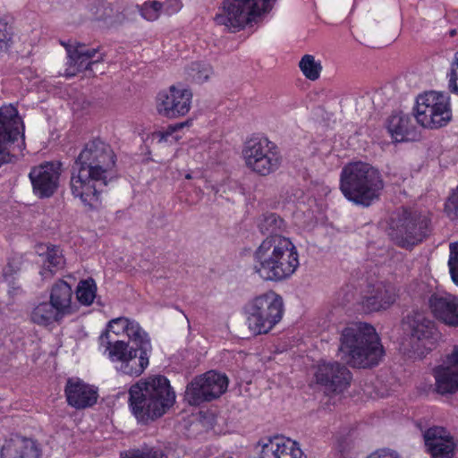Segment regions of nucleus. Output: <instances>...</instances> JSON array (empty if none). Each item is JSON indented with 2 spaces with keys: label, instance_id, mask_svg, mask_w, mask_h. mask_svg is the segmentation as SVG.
<instances>
[{
  "label": "nucleus",
  "instance_id": "obj_3",
  "mask_svg": "<svg viewBox=\"0 0 458 458\" xmlns=\"http://www.w3.org/2000/svg\"><path fill=\"white\" fill-rule=\"evenodd\" d=\"M338 351L341 359L353 368L377 366L384 356L376 329L362 322L352 323L342 331Z\"/></svg>",
  "mask_w": 458,
  "mask_h": 458
},
{
  "label": "nucleus",
  "instance_id": "obj_28",
  "mask_svg": "<svg viewBox=\"0 0 458 458\" xmlns=\"http://www.w3.org/2000/svg\"><path fill=\"white\" fill-rule=\"evenodd\" d=\"M72 286L64 280L55 283L50 291V302L65 317L73 313Z\"/></svg>",
  "mask_w": 458,
  "mask_h": 458
},
{
  "label": "nucleus",
  "instance_id": "obj_30",
  "mask_svg": "<svg viewBox=\"0 0 458 458\" xmlns=\"http://www.w3.org/2000/svg\"><path fill=\"white\" fill-rule=\"evenodd\" d=\"M64 317L50 301L38 304L31 311V321L38 326L47 327L54 322H59Z\"/></svg>",
  "mask_w": 458,
  "mask_h": 458
},
{
  "label": "nucleus",
  "instance_id": "obj_31",
  "mask_svg": "<svg viewBox=\"0 0 458 458\" xmlns=\"http://www.w3.org/2000/svg\"><path fill=\"white\" fill-rule=\"evenodd\" d=\"M75 293L76 298L81 304L89 306L96 298L97 284L95 280L88 278L80 281Z\"/></svg>",
  "mask_w": 458,
  "mask_h": 458
},
{
  "label": "nucleus",
  "instance_id": "obj_11",
  "mask_svg": "<svg viewBox=\"0 0 458 458\" xmlns=\"http://www.w3.org/2000/svg\"><path fill=\"white\" fill-rule=\"evenodd\" d=\"M430 219L421 212L403 209L392 218L389 235L400 247L411 248L429 232Z\"/></svg>",
  "mask_w": 458,
  "mask_h": 458
},
{
  "label": "nucleus",
  "instance_id": "obj_24",
  "mask_svg": "<svg viewBox=\"0 0 458 458\" xmlns=\"http://www.w3.org/2000/svg\"><path fill=\"white\" fill-rule=\"evenodd\" d=\"M68 404L76 409H85L96 403L97 391L79 378H69L65 386Z\"/></svg>",
  "mask_w": 458,
  "mask_h": 458
},
{
  "label": "nucleus",
  "instance_id": "obj_20",
  "mask_svg": "<svg viewBox=\"0 0 458 458\" xmlns=\"http://www.w3.org/2000/svg\"><path fill=\"white\" fill-rule=\"evenodd\" d=\"M33 191L39 198H48L58 187L60 165L46 163L33 167L29 174Z\"/></svg>",
  "mask_w": 458,
  "mask_h": 458
},
{
  "label": "nucleus",
  "instance_id": "obj_4",
  "mask_svg": "<svg viewBox=\"0 0 458 458\" xmlns=\"http://www.w3.org/2000/svg\"><path fill=\"white\" fill-rule=\"evenodd\" d=\"M129 403L139 421L154 420L165 413L175 400L169 380L164 376H152L132 385Z\"/></svg>",
  "mask_w": 458,
  "mask_h": 458
},
{
  "label": "nucleus",
  "instance_id": "obj_16",
  "mask_svg": "<svg viewBox=\"0 0 458 458\" xmlns=\"http://www.w3.org/2000/svg\"><path fill=\"white\" fill-rule=\"evenodd\" d=\"M68 62L67 67L64 72L66 77L75 76L78 72L91 69L94 64L103 61V54L98 52V48H87L84 44L67 43L64 44Z\"/></svg>",
  "mask_w": 458,
  "mask_h": 458
},
{
  "label": "nucleus",
  "instance_id": "obj_38",
  "mask_svg": "<svg viewBox=\"0 0 458 458\" xmlns=\"http://www.w3.org/2000/svg\"><path fill=\"white\" fill-rule=\"evenodd\" d=\"M21 270V260L20 259L13 258L9 259L7 265L3 268V277L8 284L13 283L15 276Z\"/></svg>",
  "mask_w": 458,
  "mask_h": 458
},
{
  "label": "nucleus",
  "instance_id": "obj_41",
  "mask_svg": "<svg viewBox=\"0 0 458 458\" xmlns=\"http://www.w3.org/2000/svg\"><path fill=\"white\" fill-rule=\"evenodd\" d=\"M190 121L182 122L175 123L174 125H169L165 131L158 132L159 141H167L169 137L173 135L178 130L183 128L184 126H188L190 124Z\"/></svg>",
  "mask_w": 458,
  "mask_h": 458
},
{
  "label": "nucleus",
  "instance_id": "obj_12",
  "mask_svg": "<svg viewBox=\"0 0 458 458\" xmlns=\"http://www.w3.org/2000/svg\"><path fill=\"white\" fill-rule=\"evenodd\" d=\"M414 117L425 128L445 126L452 118L449 98L442 92L428 91L416 100Z\"/></svg>",
  "mask_w": 458,
  "mask_h": 458
},
{
  "label": "nucleus",
  "instance_id": "obj_33",
  "mask_svg": "<svg viewBox=\"0 0 458 458\" xmlns=\"http://www.w3.org/2000/svg\"><path fill=\"white\" fill-rule=\"evenodd\" d=\"M64 265V258L62 250L56 246L47 247L44 259V270L51 274L55 269H59Z\"/></svg>",
  "mask_w": 458,
  "mask_h": 458
},
{
  "label": "nucleus",
  "instance_id": "obj_40",
  "mask_svg": "<svg viewBox=\"0 0 458 458\" xmlns=\"http://www.w3.org/2000/svg\"><path fill=\"white\" fill-rule=\"evenodd\" d=\"M445 211L452 220L458 217V196L455 193L448 198L445 205Z\"/></svg>",
  "mask_w": 458,
  "mask_h": 458
},
{
  "label": "nucleus",
  "instance_id": "obj_27",
  "mask_svg": "<svg viewBox=\"0 0 458 458\" xmlns=\"http://www.w3.org/2000/svg\"><path fill=\"white\" fill-rule=\"evenodd\" d=\"M387 130L396 141L413 140L417 137L416 126L410 114L403 112L393 114L387 121Z\"/></svg>",
  "mask_w": 458,
  "mask_h": 458
},
{
  "label": "nucleus",
  "instance_id": "obj_46",
  "mask_svg": "<svg viewBox=\"0 0 458 458\" xmlns=\"http://www.w3.org/2000/svg\"><path fill=\"white\" fill-rule=\"evenodd\" d=\"M186 178H187V179H191V176L190 174H187V175H186Z\"/></svg>",
  "mask_w": 458,
  "mask_h": 458
},
{
  "label": "nucleus",
  "instance_id": "obj_14",
  "mask_svg": "<svg viewBox=\"0 0 458 458\" xmlns=\"http://www.w3.org/2000/svg\"><path fill=\"white\" fill-rule=\"evenodd\" d=\"M23 124L17 109L13 106H4L0 108V166L12 162L9 147L21 135L24 137Z\"/></svg>",
  "mask_w": 458,
  "mask_h": 458
},
{
  "label": "nucleus",
  "instance_id": "obj_22",
  "mask_svg": "<svg viewBox=\"0 0 458 458\" xmlns=\"http://www.w3.org/2000/svg\"><path fill=\"white\" fill-rule=\"evenodd\" d=\"M434 317L447 326H458V302L456 296L446 292L434 293L428 299Z\"/></svg>",
  "mask_w": 458,
  "mask_h": 458
},
{
  "label": "nucleus",
  "instance_id": "obj_8",
  "mask_svg": "<svg viewBox=\"0 0 458 458\" xmlns=\"http://www.w3.org/2000/svg\"><path fill=\"white\" fill-rule=\"evenodd\" d=\"M244 312L246 324L253 335L267 334L282 319L283 299L273 291L267 292L250 300Z\"/></svg>",
  "mask_w": 458,
  "mask_h": 458
},
{
  "label": "nucleus",
  "instance_id": "obj_18",
  "mask_svg": "<svg viewBox=\"0 0 458 458\" xmlns=\"http://www.w3.org/2000/svg\"><path fill=\"white\" fill-rule=\"evenodd\" d=\"M121 333L126 334L131 342L147 335L139 323L134 320H130L123 317L114 318L109 321L106 331L99 336V343L105 349V353H109L110 348L116 342H124L117 338Z\"/></svg>",
  "mask_w": 458,
  "mask_h": 458
},
{
  "label": "nucleus",
  "instance_id": "obj_42",
  "mask_svg": "<svg viewBox=\"0 0 458 458\" xmlns=\"http://www.w3.org/2000/svg\"><path fill=\"white\" fill-rule=\"evenodd\" d=\"M455 66H458V52H456L454 55V59L452 62L451 71L449 73V89L453 92L458 91V86L456 83L457 77H456V68Z\"/></svg>",
  "mask_w": 458,
  "mask_h": 458
},
{
  "label": "nucleus",
  "instance_id": "obj_10",
  "mask_svg": "<svg viewBox=\"0 0 458 458\" xmlns=\"http://www.w3.org/2000/svg\"><path fill=\"white\" fill-rule=\"evenodd\" d=\"M242 157L246 167L260 176L275 173L282 164L278 147L267 137L248 140L242 148Z\"/></svg>",
  "mask_w": 458,
  "mask_h": 458
},
{
  "label": "nucleus",
  "instance_id": "obj_44",
  "mask_svg": "<svg viewBox=\"0 0 458 458\" xmlns=\"http://www.w3.org/2000/svg\"><path fill=\"white\" fill-rule=\"evenodd\" d=\"M11 287L10 293H18L21 292V286L15 282V279H13V283L8 284Z\"/></svg>",
  "mask_w": 458,
  "mask_h": 458
},
{
  "label": "nucleus",
  "instance_id": "obj_36",
  "mask_svg": "<svg viewBox=\"0 0 458 458\" xmlns=\"http://www.w3.org/2000/svg\"><path fill=\"white\" fill-rule=\"evenodd\" d=\"M140 15L148 21H157L162 13L161 2L157 0H148L140 6Z\"/></svg>",
  "mask_w": 458,
  "mask_h": 458
},
{
  "label": "nucleus",
  "instance_id": "obj_37",
  "mask_svg": "<svg viewBox=\"0 0 458 458\" xmlns=\"http://www.w3.org/2000/svg\"><path fill=\"white\" fill-rule=\"evenodd\" d=\"M448 267L453 282L458 285V242L450 243Z\"/></svg>",
  "mask_w": 458,
  "mask_h": 458
},
{
  "label": "nucleus",
  "instance_id": "obj_32",
  "mask_svg": "<svg viewBox=\"0 0 458 458\" xmlns=\"http://www.w3.org/2000/svg\"><path fill=\"white\" fill-rule=\"evenodd\" d=\"M212 73V67L204 62H192L186 68L188 79L196 83L207 81Z\"/></svg>",
  "mask_w": 458,
  "mask_h": 458
},
{
  "label": "nucleus",
  "instance_id": "obj_29",
  "mask_svg": "<svg viewBox=\"0 0 458 458\" xmlns=\"http://www.w3.org/2000/svg\"><path fill=\"white\" fill-rule=\"evenodd\" d=\"M89 11L95 20L102 21L109 25L122 23L125 19L119 8H116L112 3L103 0L92 3Z\"/></svg>",
  "mask_w": 458,
  "mask_h": 458
},
{
  "label": "nucleus",
  "instance_id": "obj_2",
  "mask_svg": "<svg viewBox=\"0 0 458 458\" xmlns=\"http://www.w3.org/2000/svg\"><path fill=\"white\" fill-rule=\"evenodd\" d=\"M115 164L111 147L97 139L88 142L72 165L71 189L82 203L95 208L106 185L107 173Z\"/></svg>",
  "mask_w": 458,
  "mask_h": 458
},
{
  "label": "nucleus",
  "instance_id": "obj_5",
  "mask_svg": "<svg viewBox=\"0 0 458 458\" xmlns=\"http://www.w3.org/2000/svg\"><path fill=\"white\" fill-rule=\"evenodd\" d=\"M384 181L380 172L363 162L345 165L340 176V190L355 205L368 208L380 199Z\"/></svg>",
  "mask_w": 458,
  "mask_h": 458
},
{
  "label": "nucleus",
  "instance_id": "obj_39",
  "mask_svg": "<svg viewBox=\"0 0 458 458\" xmlns=\"http://www.w3.org/2000/svg\"><path fill=\"white\" fill-rule=\"evenodd\" d=\"M161 5L162 13L171 16L179 13L182 8L183 4L182 0H165L164 2H161Z\"/></svg>",
  "mask_w": 458,
  "mask_h": 458
},
{
  "label": "nucleus",
  "instance_id": "obj_1",
  "mask_svg": "<svg viewBox=\"0 0 458 458\" xmlns=\"http://www.w3.org/2000/svg\"><path fill=\"white\" fill-rule=\"evenodd\" d=\"M261 233L267 234L254 252V271L265 281L280 282L298 268L299 254L289 238L282 236L285 223L276 213L262 216L259 222Z\"/></svg>",
  "mask_w": 458,
  "mask_h": 458
},
{
  "label": "nucleus",
  "instance_id": "obj_43",
  "mask_svg": "<svg viewBox=\"0 0 458 458\" xmlns=\"http://www.w3.org/2000/svg\"><path fill=\"white\" fill-rule=\"evenodd\" d=\"M367 458H402L396 452L390 449H378L370 454Z\"/></svg>",
  "mask_w": 458,
  "mask_h": 458
},
{
  "label": "nucleus",
  "instance_id": "obj_15",
  "mask_svg": "<svg viewBox=\"0 0 458 458\" xmlns=\"http://www.w3.org/2000/svg\"><path fill=\"white\" fill-rule=\"evenodd\" d=\"M192 93L186 89L171 86L168 90L157 95V112L167 118H177L189 113L191 106Z\"/></svg>",
  "mask_w": 458,
  "mask_h": 458
},
{
  "label": "nucleus",
  "instance_id": "obj_25",
  "mask_svg": "<svg viewBox=\"0 0 458 458\" xmlns=\"http://www.w3.org/2000/svg\"><path fill=\"white\" fill-rule=\"evenodd\" d=\"M39 445L33 439L14 436L5 440L1 450V458H40Z\"/></svg>",
  "mask_w": 458,
  "mask_h": 458
},
{
  "label": "nucleus",
  "instance_id": "obj_34",
  "mask_svg": "<svg viewBox=\"0 0 458 458\" xmlns=\"http://www.w3.org/2000/svg\"><path fill=\"white\" fill-rule=\"evenodd\" d=\"M299 66L304 76L310 80L316 81L318 79L322 66L319 62L315 60V57L310 55L302 56L299 63Z\"/></svg>",
  "mask_w": 458,
  "mask_h": 458
},
{
  "label": "nucleus",
  "instance_id": "obj_45",
  "mask_svg": "<svg viewBox=\"0 0 458 458\" xmlns=\"http://www.w3.org/2000/svg\"><path fill=\"white\" fill-rule=\"evenodd\" d=\"M455 34H456V30H450V36L451 37H454Z\"/></svg>",
  "mask_w": 458,
  "mask_h": 458
},
{
  "label": "nucleus",
  "instance_id": "obj_21",
  "mask_svg": "<svg viewBox=\"0 0 458 458\" xmlns=\"http://www.w3.org/2000/svg\"><path fill=\"white\" fill-rule=\"evenodd\" d=\"M424 442L428 452L432 458H453L454 446L453 437L443 427H432L428 428L424 434Z\"/></svg>",
  "mask_w": 458,
  "mask_h": 458
},
{
  "label": "nucleus",
  "instance_id": "obj_13",
  "mask_svg": "<svg viewBox=\"0 0 458 458\" xmlns=\"http://www.w3.org/2000/svg\"><path fill=\"white\" fill-rule=\"evenodd\" d=\"M227 386L228 379L225 375L208 371L188 384L184 399L190 405L197 406L218 398L226 391Z\"/></svg>",
  "mask_w": 458,
  "mask_h": 458
},
{
  "label": "nucleus",
  "instance_id": "obj_23",
  "mask_svg": "<svg viewBox=\"0 0 458 458\" xmlns=\"http://www.w3.org/2000/svg\"><path fill=\"white\" fill-rule=\"evenodd\" d=\"M397 292L394 285L390 283L377 282L369 286L362 305L369 312L386 310L395 302Z\"/></svg>",
  "mask_w": 458,
  "mask_h": 458
},
{
  "label": "nucleus",
  "instance_id": "obj_19",
  "mask_svg": "<svg viewBox=\"0 0 458 458\" xmlns=\"http://www.w3.org/2000/svg\"><path fill=\"white\" fill-rule=\"evenodd\" d=\"M436 380L435 390L442 395L454 394L458 390V347L454 346L451 354L433 370Z\"/></svg>",
  "mask_w": 458,
  "mask_h": 458
},
{
  "label": "nucleus",
  "instance_id": "obj_6",
  "mask_svg": "<svg viewBox=\"0 0 458 458\" xmlns=\"http://www.w3.org/2000/svg\"><path fill=\"white\" fill-rule=\"evenodd\" d=\"M403 334L401 348L413 359H422L437 345L441 337L436 323L419 310L408 312L401 321Z\"/></svg>",
  "mask_w": 458,
  "mask_h": 458
},
{
  "label": "nucleus",
  "instance_id": "obj_9",
  "mask_svg": "<svg viewBox=\"0 0 458 458\" xmlns=\"http://www.w3.org/2000/svg\"><path fill=\"white\" fill-rule=\"evenodd\" d=\"M151 344L148 335L130 343L116 342L106 353L115 369L124 375L140 376L148 365Z\"/></svg>",
  "mask_w": 458,
  "mask_h": 458
},
{
  "label": "nucleus",
  "instance_id": "obj_17",
  "mask_svg": "<svg viewBox=\"0 0 458 458\" xmlns=\"http://www.w3.org/2000/svg\"><path fill=\"white\" fill-rule=\"evenodd\" d=\"M316 380L332 393H342L350 385L352 375L343 364L323 361L318 365Z\"/></svg>",
  "mask_w": 458,
  "mask_h": 458
},
{
  "label": "nucleus",
  "instance_id": "obj_7",
  "mask_svg": "<svg viewBox=\"0 0 458 458\" xmlns=\"http://www.w3.org/2000/svg\"><path fill=\"white\" fill-rule=\"evenodd\" d=\"M276 0H224L214 17L217 25L239 31L259 23L269 13Z\"/></svg>",
  "mask_w": 458,
  "mask_h": 458
},
{
  "label": "nucleus",
  "instance_id": "obj_35",
  "mask_svg": "<svg viewBox=\"0 0 458 458\" xmlns=\"http://www.w3.org/2000/svg\"><path fill=\"white\" fill-rule=\"evenodd\" d=\"M13 26L6 17H0V55L6 53L13 44Z\"/></svg>",
  "mask_w": 458,
  "mask_h": 458
},
{
  "label": "nucleus",
  "instance_id": "obj_26",
  "mask_svg": "<svg viewBox=\"0 0 458 458\" xmlns=\"http://www.w3.org/2000/svg\"><path fill=\"white\" fill-rule=\"evenodd\" d=\"M297 443L283 437H275L262 445L260 458H301Z\"/></svg>",
  "mask_w": 458,
  "mask_h": 458
}]
</instances>
